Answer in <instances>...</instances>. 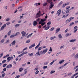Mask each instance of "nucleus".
<instances>
[{
  "label": "nucleus",
  "mask_w": 78,
  "mask_h": 78,
  "mask_svg": "<svg viewBox=\"0 0 78 78\" xmlns=\"http://www.w3.org/2000/svg\"><path fill=\"white\" fill-rule=\"evenodd\" d=\"M46 16L45 17V19H41V20L39 22V23H38L39 25H41H41L42 26H44V25H45L46 23L44 22H45V21H46V20H47V19L48 17V16H47V14H46Z\"/></svg>",
  "instance_id": "nucleus-1"
},
{
  "label": "nucleus",
  "mask_w": 78,
  "mask_h": 78,
  "mask_svg": "<svg viewBox=\"0 0 78 78\" xmlns=\"http://www.w3.org/2000/svg\"><path fill=\"white\" fill-rule=\"evenodd\" d=\"M41 15L43 16V14H41V11L39 10L38 12L37 13L36 15V16L35 17L36 19L40 17L41 16Z\"/></svg>",
  "instance_id": "nucleus-2"
},
{
  "label": "nucleus",
  "mask_w": 78,
  "mask_h": 78,
  "mask_svg": "<svg viewBox=\"0 0 78 78\" xmlns=\"http://www.w3.org/2000/svg\"><path fill=\"white\" fill-rule=\"evenodd\" d=\"M74 17H71L69 19H68L66 21V23H69L71 20H73V19H74Z\"/></svg>",
  "instance_id": "nucleus-3"
},
{
  "label": "nucleus",
  "mask_w": 78,
  "mask_h": 78,
  "mask_svg": "<svg viewBox=\"0 0 78 78\" xmlns=\"http://www.w3.org/2000/svg\"><path fill=\"white\" fill-rule=\"evenodd\" d=\"M12 64H9L6 66V68L7 69H9V68H11V67H12Z\"/></svg>",
  "instance_id": "nucleus-4"
},
{
  "label": "nucleus",
  "mask_w": 78,
  "mask_h": 78,
  "mask_svg": "<svg viewBox=\"0 0 78 78\" xmlns=\"http://www.w3.org/2000/svg\"><path fill=\"white\" fill-rule=\"evenodd\" d=\"M61 12V9H59L57 11V13L58 14V16H59L60 15V13Z\"/></svg>",
  "instance_id": "nucleus-5"
},
{
  "label": "nucleus",
  "mask_w": 78,
  "mask_h": 78,
  "mask_svg": "<svg viewBox=\"0 0 78 78\" xmlns=\"http://www.w3.org/2000/svg\"><path fill=\"white\" fill-rule=\"evenodd\" d=\"M21 34L23 35V37H24L25 36V34H26V32H25L24 31H23L21 32Z\"/></svg>",
  "instance_id": "nucleus-6"
},
{
  "label": "nucleus",
  "mask_w": 78,
  "mask_h": 78,
  "mask_svg": "<svg viewBox=\"0 0 78 78\" xmlns=\"http://www.w3.org/2000/svg\"><path fill=\"white\" fill-rule=\"evenodd\" d=\"M37 25V22L36 21H34L33 22V25L34 26H36Z\"/></svg>",
  "instance_id": "nucleus-7"
},
{
  "label": "nucleus",
  "mask_w": 78,
  "mask_h": 78,
  "mask_svg": "<svg viewBox=\"0 0 78 78\" xmlns=\"http://www.w3.org/2000/svg\"><path fill=\"white\" fill-rule=\"evenodd\" d=\"M64 61H65V60L64 59L62 60L59 62V64H62Z\"/></svg>",
  "instance_id": "nucleus-8"
},
{
  "label": "nucleus",
  "mask_w": 78,
  "mask_h": 78,
  "mask_svg": "<svg viewBox=\"0 0 78 78\" xmlns=\"http://www.w3.org/2000/svg\"><path fill=\"white\" fill-rule=\"evenodd\" d=\"M48 50V48L45 49L43 51L42 53H44V54H45V53H46L47 51Z\"/></svg>",
  "instance_id": "nucleus-9"
},
{
  "label": "nucleus",
  "mask_w": 78,
  "mask_h": 78,
  "mask_svg": "<svg viewBox=\"0 0 78 78\" xmlns=\"http://www.w3.org/2000/svg\"><path fill=\"white\" fill-rule=\"evenodd\" d=\"M71 10V9H66V10L65 12L67 14L68 13H69V11Z\"/></svg>",
  "instance_id": "nucleus-10"
},
{
  "label": "nucleus",
  "mask_w": 78,
  "mask_h": 78,
  "mask_svg": "<svg viewBox=\"0 0 78 78\" xmlns=\"http://www.w3.org/2000/svg\"><path fill=\"white\" fill-rule=\"evenodd\" d=\"M60 28H58L56 30V33H58V32H59V31H60Z\"/></svg>",
  "instance_id": "nucleus-11"
},
{
  "label": "nucleus",
  "mask_w": 78,
  "mask_h": 78,
  "mask_svg": "<svg viewBox=\"0 0 78 78\" xmlns=\"http://www.w3.org/2000/svg\"><path fill=\"white\" fill-rule=\"evenodd\" d=\"M72 34L71 33H68L67 34H66L65 36L66 37H68V36H70Z\"/></svg>",
  "instance_id": "nucleus-12"
},
{
  "label": "nucleus",
  "mask_w": 78,
  "mask_h": 78,
  "mask_svg": "<svg viewBox=\"0 0 78 78\" xmlns=\"http://www.w3.org/2000/svg\"><path fill=\"white\" fill-rule=\"evenodd\" d=\"M11 44H12V45H14L16 44V41L15 40L14 41L11 43Z\"/></svg>",
  "instance_id": "nucleus-13"
},
{
  "label": "nucleus",
  "mask_w": 78,
  "mask_h": 78,
  "mask_svg": "<svg viewBox=\"0 0 78 78\" xmlns=\"http://www.w3.org/2000/svg\"><path fill=\"white\" fill-rule=\"evenodd\" d=\"M41 55V54H40L39 52V51H38L35 54V56H40Z\"/></svg>",
  "instance_id": "nucleus-14"
},
{
  "label": "nucleus",
  "mask_w": 78,
  "mask_h": 78,
  "mask_svg": "<svg viewBox=\"0 0 78 78\" xmlns=\"http://www.w3.org/2000/svg\"><path fill=\"white\" fill-rule=\"evenodd\" d=\"M74 23H75L74 22H72L69 24V27H72V26L74 24Z\"/></svg>",
  "instance_id": "nucleus-15"
},
{
  "label": "nucleus",
  "mask_w": 78,
  "mask_h": 78,
  "mask_svg": "<svg viewBox=\"0 0 78 78\" xmlns=\"http://www.w3.org/2000/svg\"><path fill=\"white\" fill-rule=\"evenodd\" d=\"M23 68H20L19 69V71L20 72H22V70H23Z\"/></svg>",
  "instance_id": "nucleus-16"
},
{
  "label": "nucleus",
  "mask_w": 78,
  "mask_h": 78,
  "mask_svg": "<svg viewBox=\"0 0 78 78\" xmlns=\"http://www.w3.org/2000/svg\"><path fill=\"white\" fill-rule=\"evenodd\" d=\"M51 25V21H49L47 24V26H49Z\"/></svg>",
  "instance_id": "nucleus-17"
},
{
  "label": "nucleus",
  "mask_w": 78,
  "mask_h": 78,
  "mask_svg": "<svg viewBox=\"0 0 78 78\" xmlns=\"http://www.w3.org/2000/svg\"><path fill=\"white\" fill-rule=\"evenodd\" d=\"M20 25V24H16L15 26L16 28H17V27H19Z\"/></svg>",
  "instance_id": "nucleus-18"
},
{
  "label": "nucleus",
  "mask_w": 78,
  "mask_h": 78,
  "mask_svg": "<svg viewBox=\"0 0 78 78\" xmlns=\"http://www.w3.org/2000/svg\"><path fill=\"white\" fill-rule=\"evenodd\" d=\"M69 62H67L65 64L63 65L62 66L63 67H65V66H66V65H67V64H69Z\"/></svg>",
  "instance_id": "nucleus-19"
},
{
  "label": "nucleus",
  "mask_w": 78,
  "mask_h": 78,
  "mask_svg": "<svg viewBox=\"0 0 78 78\" xmlns=\"http://www.w3.org/2000/svg\"><path fill=\"white\" fill-rule=\"evenodd\" d=\"M76 41V39H72L71 40L69 41V42H75Z\"/></svg>",
  "instance_id": "nucleus-20"
},
{
  "label": "nucleus",
  "mask_w": 78,
  "mask_h": 78,
  "mask_svg": "<svg viewBox=\"0 0 78 78\" xmlns=\"http://www.w3.org/2000/svg\"><path fill=\"white\" fill-rule=\"evenodd\" d=\"M41 45L40 43H39L37 45L35 48V49L37 48H39V46Z\"/></svg>",
  "instance_id": "nucleus-21"
},
{
  "label": "nucleus",
  "mask_w": 78,
  "mask_h": 78,
  "mask_svg": "<svg viewBox=\"0 0 78 78\" xmlns=\"http://www.w3.org/2000/svg\"><path fill=\"white\" fill-rule=\"evenodd\" d=\"M19 34H20V33L18 32L16 33V34H15V36H18V35H19Z\"/></svg>",
  "instance_id": "nucleus-22"
},
{
  "label": "nucleus",
  "mask_w": 78,
  "mask_h": 78,
  "mask_svg": "<svg viewBox=\"0 0 78 78\" xmlns=\"http://www.w3.org/2000/svg\"><path fill=\"white\" fill-rule=\"evenodd\" d=\"M7 62H9L11 59H10V57H8L7 58Z\"/></svg>",
  "instance_id": "nucleus-23"
},
{
  "label": "nucleus",
  "mask_w": 78,
  "mask_h": 78,
  "mask_svg": "<svg viewBox=\"0 0 78 78\" xmlns=\"http://www.w3.org/2000/svg\"><path fill=\"white\" fill-rule=\"evenodd\" d=\"M55 6V5L53 4V5H51L50 6H49V7L51 9L53 8Z\"/></svg>",
  "instance_id": "nucleus-24"
},
{
  "label": "nucleus",
  "mask_w": 78,
  "mask_h": 78,
  "mask_svg": "<svg viewBox=\"0 0 78 78\" xmlns=\"http://www.w3.org/2000/svg\"><path fill=\"white\" fill-rule=\"evenodd\" d=\"M50 28V26H48L46 28H45V30H48Z\"/></svg>",
  "instance_id": "nucleus-25"
},
{
  "label": "nucleus",
  "mask_w": 78,
  "mask_h": 78,
  "mask_svg": "<svg viewBox=\"0 0 78 78\" xmlns=\"http://www.w3.org/2000/svg\"><path fill=\"white\" fill-rule=\"evenodd\" d=\"M58 37L59 38V39H61V38L62 37V36H61V34H59L58 35Z\"/></svg>",
  "instance_id": "nucleus-26"
},
{
  "label": "nucleus",
  "mask_w": 78,
  "mask_h": 78,
  "mask_svg": "<svg viewBox=\"0 0 78 78\" xmlns=\"http://www.w3.org/2000/svg\"><path fill=\"white\" fill-rule=\"evenodd\" d=\"M55 72V70H52L50 73L51 74H53V73H54Z\"/></svg>",
  "instance_id": "nucleus-27"
},
{
  "label": "nucleus",
  "mask_w": 78,
  "mask_h": 78,
  "mask_svg": "<svg viewBox=\"0 0 78 78\" xmlns=\"http://www.w3.org/2000/svg\"><path fill=\"white\" fill-rule=\"evenodd\" d=\"M15 36V35H12L10 36V38H12V37H14Z\"/></svg>",
  "instance_id": "nucleus-28"
},
{
  "label": "nucleus",
  "mask_w": 78,
  "mask_h": 78,
  "mask_svg": "<svg viewBox=\"0 0 78 78\" xmlns=\"http://www.w3.org/2000/svg\"><path fill=\"white\" fill-rule=\"evenodd\" d=\"M67 4L65 3L63 5H62V8H64L66 6Z\"/></svg>",
  "instance_id": "nucleus-29"
},
{
  "label": "nucleus",
  "mask_w": 78,
  "mask_h": 78,
  "mask_svg": "<svg viewBox=\"0 0 78 78\" xmlns=\"http://www.w3.org/2000/svg\"><path fill=\"white\" fill-rule=\"evenodd\" d=\"M28 55H29L30 56H33V53L30 54L29 53L28 54Z\"/></svg>",
  "instance_id": "nucleus-30"
},
{
  "label": "nucleus",
  "mask_w": 78,
  "mask_h": 78,
  "mask_svg": "<svg viewBox=\"0 0 78 78\" xmlns=\"http://www.w3.org/2000/svg\"><path fill=\"white\" fill-rule=\"evenodd\" d=\"M37 22H39H39H40V18H38L36 20V21Z\"/></svg>",
  "instance_id": "nucleus-31"
},
{
  "label": "nucleus",
  "mask_w": 78,
  "mask_h": 78,
  "mask_svg": "<svg viewBox=\"0 0 78 78\" xmlns=\"http://www.w3.org/2000/svg\"><path fill=\"white\" fill-rule=\"evenodd\" d=\"M11 30H10L9 32L7 34L8 36H9L10 35V34H11Z\"/></svg>",
  "instance_id": "nucleus-32"
},
{
  "label": "nucleus",
  "mask_w": 78,
  "mask_h": 78,
  "mask_svg": "<svg viewBox=\"0 0 78 78\" xmlns=\"http://www.w3.org/2000/svg\"><path fill=\"white\" fill-rule=\"evenodd\" d=\"M30 40H28L26 41L27 43H30Z\"/></svg>",
  "instance_id": "nucleus-33"
},
{
  "label": "nucleus",
  "mask_w": 78,
  "mask_h": 78,
  "mask_svg": "<svg viewBox=\"0 0 78 78\" xmlns=\"http://www.w3.org/2000/svg\"><path fill=\"white\" fill-rule=\"evenodd\" d=\"M6 66H7V64H6V63H5L3 65L2 67H6Z\"/></svg>",
  "instance_id": "nucleus-34"
},
{
  "label": "nucleus",
  "mask_w": 78,
  "mask_h": 78,
  "mask_svg": "<svg viewBox=\"0 0 78 78\" xmlns=\"http://www.w3.org/2000/svg\"><path fill=\"white\" fill-rule=\"evenodd\" d=\"M47 67H48L47 66H44L43 67V69H47Z\"/></svg>",
  "instance_id": "nucleus-35"
},
{
  "label": "nucleus",
  "mask_w": 78,
  "mask_h": 78,
  "mask_svg": "<svg viewBox=\"0 0 78 78\" xmlns=\"http://www.w3.org/2000/svg\"><path fill=\"white\" fill-rule=\"evenodd\" d=\"M48 62H45L44 63V66H46L47 65H48Z\"/></svg>",
  "instance_id": "nucleus-36"
},
{
  "label": "nucleus",
  "mask_w": 78,
  "mask_h": 78,
  "mask_svg": "<svg viewBox=\"0 0 78 78\" xmlns=\"http://www.w3.org/2000/svg\"><path fill=\"white\" fill-rule=\"evenodd\" d=\"M39 73V71L38 70H37L35 72V74H38Z\"/></svg>",
  "instance_id": "nucleus-37"
},
{
  "label": "nucleus",
  "mask_w": 78,
  "mask_h": 78,
  "mask_svg": "<svg viewBox=\"0 0 78 78\" xmlns=\"http://www.w3.org/2000/svg\"><path fill=\"white\" fill-rule=\"evenodd\" d=\"M4 41H5V39H3L1 41V42L2 43H3V42Z\"/></svg>",
  "instance_id": "nucleus-38"
},
{
  "label": "nucleus",
  "mask_w": 78,
  "mask_h": 78,
  "mask_svg": "<svg viewBox=\"0 0 78 78\" xmlns=\"http://www.w3.org/2000/svg\"><path fill=\"white\" fill-rule=\"evenodd\" d=\"M6 60H3L2 62V64H3V63H5V62H6Z\"/></svg>",
  "instance_id": "nucleus-39"
},
{
  "label": "nucleus",
  "mask_w": 78,
  "mask_h": 78,
  "mask_svg": "<svg viewBox=\"0 0 78 78\" xmlns=\"http://www.w3.org/2000/svg\"><path fill=\"white\" fill-rule=\"evenodd\" d=\"M27 69H25V70H24V74H26V73H27Z\"/></svg>",
  "instance_id": "nucleus-40"
},
{
  "label": "nucleus",
  "mask_w": 78,
  "mask_h": 78,
  "mask_svg": "<svg viewBox=\"0 0 78 78\" xmlns=\"http://www.w3.org/2000/svg\"><path fill=\"white\" fill-rule=\"evenodd\" d=\"M9 40H8L7 41L5 42V44H6L7 43H9Z\"/></svg>",
  "instance_id": "nucleus-41"
},
{
  "label": "nucleus",
  "mask_w": 78,
  "mask_h": 78,
  "mask_svg": "<svg viewBox=\"0 0 78 78\" xmlns=\"http://www.w3.org/2000/svg\"><path fill=\"white\" fill-rule=\"evenodd\" d=\"M27 49H28V47H26V48H25L23 49V51L26 50H27Z\"/></svg>",
  "instance_id": "nucleus-42"
},
{
  "label": "nucleus",
  "mask_w": 78,
  "mask_h": 78,
  "mask_svg": "<svg viewBox=\"0 0 78 78\" xmlns=\"http://www.w3.org/2000/svg\"><path fill=\"white\" fill-rule=\"evenodd\" d=\"M5 75H6V73H3L2 75V77H4Z\"/></svg>",
  "instance_id": "nucleus-43"
},
{
  "label": "nucleus",
  "mask_w": 78,
  "mask_h": 78,
  "mask_svg": "<svg viewBox=\"0 0 78 78\" xmlns=\"http://www.w3.org/2000/svg\"><path fill=\"white\" fill-rule=\"evenodd\" d=\"M54 29H55V28H54V27H52L50 31H53V30H54Z\"/></svg>",
  "instance_id": "nucleus-44"
},
{
  "label": "nucleus",
  "mask_w": 78,
  "mask_h": 78,
  "mask_svg": "<svg viewBox=\"0 0 78 78\" xmlns=\"http://www.w3.org/2000/svg\"><path fill=\"white\" fill-rule=\"evenodd\" d=\"M5 27H3L2 26V27L1 28V30H3Z\"/></svg>",
  "instance_id": "nucleus-45"
},
{
  "label": "nucleus",
  "mask_w": 78,
  "mask_h": 78,
  "mask_svg": "<svg viewBox=\"0 0 78 78\" xmlns=\"http://www.w3.org/2000/svg\"><path fill=\"white\" fill-rule=\"evenodd\" d=\"M49 51H52V49L51 48V47H50V49L49 50Z\"/></svg>",
  "instance_id": "nucleus-46"
},
{
  "label": "nucleus",
  "mask_w": 78,
  "mask_h": 78,
  "mask_svg": "<svg viewBox=\"0 0 78 78\" xmlns=\"http://www.w3.org/2000/svg\"><path fill=\"white\" fill-rule=\"evenodd\" d=\"M3 53H2V54H0V58L2 57V56H3Z\"/></svg>",
  "instance_id": "nucleus-47"
},
{
  "label": "nucleus",
  "mask_w": 78,
  "mask_h": 78,
  "mask_svg": "<svg viewBox=\"0 0 78 78\" xmlns=\"http://www.w3.org/2000/svg\"><path fill=\"white\" fill-rule=\"evenodd\" d=\"M51 40L52 41H53V40H54V38L53 37H51L50 38Z\"/></svg>",
  "instance_id": "nucleus-48"
},
{
  "label": "nucleus",
  "mask_w": 78,
  "mask_h": 78,
  "mask_svg": "<svg viewBox=\"0 0 78 78\" xmlns=\"http://www.w3.org/2000/svg\"><path fill=\"white\" fill-rule=\"evenodd\" d=\"M31 46L32 47H34L35 46V43L33 44H32L31 45Z\"/></svg>",
  "instance_id": "nucleus-49"
},
{
  "label": "nucleus",
  "mask_w": 78,
  "mask_h": 78,
  "mask_svg": "<svg viewBox=\"0 0 78 78\" xmlns=\"http://www.w3.org/2000/svg\"><path fill=\"white\" fill-rule=\"evenodd\" d=\"M77 28H78V27L77 26H75L74 27V30H76Z\"/></svg>",
  "instance_id": "nucleus-50"
},
{
  "label": "nucleus",
  "mask_w": 78,
  "mask_h": 78,
  "mask_svg": "<svg viewBox=\"0 0 78 78\" xmlns=\"http://www.w3.org/2000/svg\"><path fill=\"white\" fill-rule=\"evenodd\" d=\"M64 45H63V46H61L60 47V49H61V48H64Z\"/></svg>",
  "instance_id": "nucleus-51"
},
{
  "label": "nucleus",
  "mask_w": 78,
  "mask_h": 78,
  "mask_svg": "<svg viewBox=\"0 0 78 78\" xmlns=\"http://www.w3.org/2000/svg\"><path fill=\"white\" fill-rule=\"evenodd\" d=\"M47 3H44V4H43V6H46V5H47Z\"/></svg>",
  "instance_id": "nucleus-52"
},
{
  "label": "nucleus",
  "mask_w": 78,
  "mask_h": 78,
  "mask_svg": "<svg viewBox=\"0 0 78 78\" xmlns=\"http://www.w3.org/2000/svg\"><path fill=\"white\" fill-rule=\"evenodd\" d=\"M42 49V48L40 47L38 48V51H40V50H41Z\"/></svg>",
  "instance_id": "nucleus-53"
},
{
  "label": "nucleus",
  "mask_w": 78,
  "mask_h": 78,
  "mask_svg": "<svg viewBox=\"0 0 78 78\" xmlns=\"http://www.w3.org/2000/svg\"><path fill=\"white\" fill-rule=\"evenodd\" d=\"M41 26V25H39L38 26V28L40 29L42 27V26Z\"/></svg>",
  "instance_id": "nucleus-54"
},
{
  "label": "nucleus",
  "mask_w": 78,
  "mask_h": 78,
  "mask_svg": "<svg viewBox=\"0 0 78 78\" xmlns=\"http://www.w3.org/2000/svg\"><path fill=\"white\" fill-rule=\"evenodd\" d=\"M72 73H68V76H69V75H72Z\"/></svg>",
  "instance_id": "nucleus-55"
},
{
  "label": "nucleus",
  "mask_w": 78,
  "mask_h": 78,
  "mask_svg": "<svg viewBox=\"0 0 78 78\" xmlns=\"http://www.w3.org/2000/svg\"><path fill=\"white\" fill-rule=\"evenodd\" d=\"M22 52H21L20 51H17V53L18 54H20V53H21Z\"/></svg>",
  "instance_id": "nucleus-56"
},
{
  "label": "nucleus",
  "mask_w": 78,
  "mask_h": 78,
  "mask_svg": "<svg viewBox=\"0 0 78 78\" xmlns=\"http://www.w3.org/2000/svg\"><path fill=\"white\" fill-rule=\"evenodd\" d=\"M2 26L5 28V27H6V24H4V25Z\"/></svg>",
  "instance_id": "nucleus-57"
},
{
  "label": "nucleus",
  "mask_w": 78,
  "mask_h": 78,
  "mask_svg": "<svg viewBox=\"0 0 78 78\" xmlns=\"http://www.w3.org/2000/svg\"><path fill=\"white\" fill-rule=\"evenodd\" d=\"M69 30V29H67L65 31V33H67V32L68 30Z\"/></svg>",
  "instance_id": "nucleus-58"
},
{
  "label": "nucleus",
  "mask_w": 78,
  "mask_h": 78,
  "mask_svg": "<svg viewBox=\"0 0 78 78\" xmlns=\"http://www.w3.org/2000/svg\"><path fill=\"white\" fill-rule=\"evenodd\" d=\"M34 5H35V6H38V4H37V3H35L34 4Z\"/></svg>",
  "instance_id": "nucleus-59"
},
{
  "label": "nucleus",
  "mask_w": 78,
  "mask_h": 78,
  "mask_svg": "<svg viewBox=\"0 0 78 78\" xmlns=\"http://www.w3.org/2000/svg\"><path fill=\"white\" fill-rule=\"evenodd\" d=\"M63 66H61V67H59L58 68V69H62V68L63 67Z\"/></svg>",
  "instance_id": "nucleus-60"
},
{
  "label": "nucleus",
  "mask_w": 78,
  "mask_h": 78,
  "mask_svg": "<svg viewBox=\"0 0 78 78\" xmlns=\"http://www.w3.org/2000/svg\"><path fill=\"white\" fill-rule=\"evenodd\" d=\"M3 70V71H4V72H6V68H5Z\"/></svg>",
  "instance_id": "nucleus-61"
},
{
  "label": "nucleus",
  "mask_w": 78,
  "mask_h": 78,
  "mask_svg": "<svg viewBox=\"0 0 78 78\" xmlns=\"http://www.w3.org/2000/svg\"><path fill=\"white\" fill-rule=\"evenodd\" d=\"M62 2L61 1L59 3V5H62Z\"/></svg>",
  "instance_id": "nucleus-62"
},
{
  "label": "nucleus",
  "mask_w": 78,
  "mask_h": 78,
  "mask_svg": "<svg viewBox=\"0 0 78 78\" xmlns=\"http://www.w3.org/2000/svg\"><path fill=\"white\" fill-rule=\"evenodd\" d=\"M27 64H26V63H25L24 64H23L22 65V66H23V67H24V66H26V65Z\"/></svg>",
  "instance_id": "nucleus-63"
},
{
  "label": "nucleus",
  "mask_w": 78,
  "mask_h": 78,
  "mask_svg": "<svg viewBox=\"0 0 78 78\" xmlns=\"http://www.w3.org/2000/svg\"><path fill=\"white\" fill-rule=\"evenodd\" d=\"M20 77V75H18V76H16L15 78H18Z\"/></svg>",
  "instance_id": "nucleus-64"
}]
</instances>
